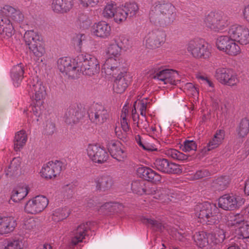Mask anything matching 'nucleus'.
Listing matches in <instances>:
<instances>
[{"mask_svg": "<svg viewBox=\"0 0 249 249\" xmlns=\"http://www.w3.org/2000/svg\"><path fill=\"white\" fill-rule=\"evenodd\" d=\"M209 234L200 231L196 232L194 235L195 242L201 249H213L212 240L210 239Z\"/></svg>", "mask_w": 249, "mask_h": 249, "instance_id": "obj_23", "label": "nucleus"}, {"mask_svg": "<svg viewBox=\"0 0 249 249\" xmlns=\"http://www.w3.org/2000/svg\"><path fill=\"white\" fill-rule=\"evenodd\" d=\"M27 135L25 131L21 130L18 132L15 137L14 147L16 150H19L26 144Z\"/></svg>", "mask_w": 249, "mask_h": 249, "instance_id": "obj_40", "label": "nucleus"}, {"mask_svg": "<svg viewBox=\"0 0 249 249\" xmlns=\"http://www.w3.org/2000/svg\"><path fill=\"white\" fill-rule=\"evenodd\" d=\"M228 34L240 45L249 44V28L246 25L233 24L229 27Z\"/></svg>", "mask_w": 249, "mask_h": 249, "instance_id": "obj_10", "label": "nucleus"}, {"mask_svg": "<svg viewBox=\"0 0 249 249\" xmlns=\"http://www.w3.org/2000/svg\"><path fill=\"white\" fill-rule=\"evenodd\" d=\"M113 39L119 44L121 50H126L131 47V41L123 35L116 36Z\"/></svg>", "mask_w": 249, "mask_h": 249, "instance_id": "obj_49", "label": "nucleus"}, {"mask_svg": "<svg viewBox=\"0 0 249 249\" xmlns=\"http://www.w3.org/2000/svg\"><path fill=\"white\" fill-rule=\"evenodd\" d=\"M29 191V187L26 184L18 185L12 191L11 198L15 202H19L27 196Z\"/></svg>", "mask_w": 249, "mask_h": 249, "instance_id": "obj_29", "label": "nucleus"}, {"mask_svg": "<svg viewBox=\"0 0 249 249\" xmlns=\"http://www.w3.org/2000/svg\"><path fill=\"white\" fill-rule=\"evenodd\" d=\"M88 228L87 223H82L71 231V243L72 245H76L83 241L87 235Z\"/></svg>", "mask_w": 249, "mask_h": 249, "instance_id": "obj_24", "label": "nucleus"}, {"mask_svg": "<svg viewBox=\"0 0 249 249\" xmlns=\"http://www.w3.org/2000/svg\"><path fill=\"white\" fill-rule=\"evenodd\" d=\"M126 14L127 17L132 18L136 15L139 11V6L135 2L126 3L122 5Z\"/></svg>", "mask_w": 249, "mask_h": 249, "instance_id": "obj_47", "label": "nucleus"}, {"mask_svg": "<svg viewBox=\"0 0 249 249\" xmlns=\"http://www.w3.org/2000/svg\"><path fill=\"white\" fill-rule=\"evenodd\" d=\"M79 76L81 73L88 76H92L99 73L100 71L99 62L94 56L86 54H81L76 57Z\"/></svg>", "mask_w": 249, "mask_h": 249, "instance_id": "obj_5", "label": "nucleus"}, {"mask_svg": "<svg viewBox=\"0 0 249 249\" xmlns=\"http://www.w3.org/2000/svg\"><path fill=\"white\" fill-rule=\"evenodd\" d=\"M210 239L212 240L213 247L217 244L221 243L225 239V232L222 229H219L214 234H209Z\"/></svg>", "mask_w": 249, "mask_h": 249, "instance_id": "obj_48", "label": "nucleus"}, {"mask_svg": "<svg viewBox=\"0 0 249 249\" xmlns=\"http://www.w3.org/2000/svg\"><path fill=\"white\" fill-rule=\"evenodd\" d=\"M128 78L126 76L118 75L113 83V90L117 93H123L129 84Z\"/></svg>", "mask_w": 249, "mask_h": 249, "instance_id": "obj_32", "label": "nucleus"}, {"mask_svg": "<svg viewBox=\"0 0 249 249\" xmlns=\"http://www.w3.org/2000/svg\"><path fill=\"white\" fill-rule=\"evenodd\" d=\"M77 23L80 28L87 29L90 26L91 21L86 15L82 14L79 16Z\"/></svg>", "mask_w": 249, "mask_h": 249, "instance_id": "obj_54", "label": "nucleus"}, {"mask_svg": "<svg viewBox=\"0 0 249 249\" xmlns=\"http://www.w3.org/2000/svg\"><path fill=\"white\" fill-rule=\"evenodd\" d=\"M16 220L13 216H0V235L8 234L17 227Z\"/></svg>", "mask_w": 249, "mask_h": 249, "instance_id": "obj_21", "label": "nucleus"}, {"mask_svg": "<svg viewBox=\"0 0 249 249\" xmlns=\"http://www.w3.org/2000/svg\"><path fill=\"white\" fill-rule=\"evenodd\" d=\"M21 159L19 157L14 158L6 171L7 176H13L19 175L21 171Z\"/></svg>", "mask_w": 249, "mask_h": 249, "instance_id": "obj_36", "label": "nucleus"}, {"mask_svg": "<svg viewBox=\"0 0 249 249\" xmlns=\"http://www.w3.org/2000/svg\"><path fill=\"white\" fill-rule=\"evenodd\" d=\"M210 173L206 169H201L197 171L195 174L192 175L190 177L192 180H196L201 178L208 177L210 175Z\"/></svg>", "mask_w": 249, "mask_h": 249, "instance_id": "obj_60", "label": "nucleus"}, {"mask_svg": "<svg viewBox=\"0 0 249 249\" xmlns=\"http://www.w3.org/2000/svg\"><path fill=\"white\" fill-rule=\"evenodd\" d=\"M137 172L141 177L155 183L160 182L161 179L160 174L148 167L140 166L137 169Z\"/></svg>", "mask_w": 249, "mask_h": 249, "instance_id": "obj_22", "label": "nucleus"}, {"mask_svg": "<svg viewBox=\"0 0 249 249\" xmlns=\"http://www.w3.org/2000/svg\"><path fill=\"white\" fill-rule=\"evenodd\" d=\"M135 141L137 144L142 147L143 149L145 150H150L151 148L149 146L145 143H143L142 140V138L140 135H137L135 136Z\"/></svg>", "mask_w": 249, "mask_h": 249, "instance_id": "obj_62", "label": "nucleus"}, {"mask_svg": "<svg viewBox=\"0 0 249 249\" xmlns=\"http://www.w3.org/2000/svg\"><path fill=\"white\" fill-rule=\"evenodd\" d=\"M184 89L188 95H192L195 98H198V90L196 87L191 83H187L184 85Z\"/></svg>", "mask_w": 249, "mask_h": 249, "instance_id": "obj_57", "label": "nucleus"}, {"mask_svg": "<svg viewBox=\"0 0 249 249\" xmlns=\"http://www.w3.org/2000/svg\"><path fill=\"white\" fill-rule=\"evenodd\" d=\"M24 242L20 238H7L2 242L0 249H23Z\"/></svg>", "mask_w": 249, "mask_h": 249, "instance_id": "obj_31", "label": "nucleus"}, {"mask_svg": "<svg viewBox=\"0 0 249 249\" xmlns=\"http://www.w3.org/2000/svg\"><path fill=\"white\" fill-rule=\"evenodd\" d=\"M144 120L143 121L142 120V122L140 121H137L135 124H137V126L140 128H143L145 129L147 132L149 131L148 128L149 124L148 122L147 121L146 119V117H144Z\"/></svg>", "mask_w": 249, "mask_h": 249, "instance_id": "obj_64", "label": "nucleus"}, {"mask_svg": "<svg viewBox=\"0 0 249 249\" xmlns=\"http://www.w3.org/2000/svg\"><path fill=\"white\" fill-rule=\"evenodd\" d=\"M49 201L44 196L39 195L33 197L28 200L24 207L25 213L36 214L42 212L48 206Z\"/></svg>", "mask_w": 249, "mask_h": 249, "instance_id": "obj_9", "label": "nucleus"}, {"mask_svg": "<svg viewBox=\"0 0 249 249\" xmlns=\"http://www.w3.org/2000/svg\"><path fill=\"white\" fill-rule=\"evenodd\" d=\"M166 40V34L161 31H154L149 32L144 37L145 46L150 49L160 47L164 44Z\"/></svg>", "mask_w": 249, "mask_h": 249, "instance_id": "obj_15", "label": "nucleus"}, {"mask_svg": "<svg viewBox=\"0 0 249 249\" xmlns=\"http://www.w3.org/2000/svg\"><path fill=\"white\" fill-rule=\"evenodd\" d=\"M244 221L243 215L239 213L230 214L227 216V225L235 228L238 229Z\"/></svg>", "mask_w": 249, "mask_h": 249, "instance_id": "obj_43", "label": "nucleus"}, {"mask_svg": "<svg viewBox=\"0 0 249 249\" xmlns=\"http://www.w3.org/2000/svg\"><path fill=\"white\" fill-rule=\"evenodd\" d=\"M24 40L32 53L34 59L39 60L45 53L42 39L38 33L35 31L28 30L24 35Z\"/></svg>", "mask_w": 249, "mask_h": 249, "instance_id": "obj_4", "label": "nucleus"}, {"mask_svg": "<svg viewBox=\"0 0 249 249\" xmlns=\"http://www.w3.org/2000/svg\"><path fill=\"white\" fill-rule=\"evenodd\" d=\"M85 36L84 34H78L74 38V45L76 46L77 50L79 51L81 50L82 42L85 40Z\"/></svg>", "mask_w": 249, "mask_h": 249, "instance_id": "obj_61", "label": "nucleus"}, {"mask_svg": "<svg viewBox=\"0 0 249 249\" xmlns=\"http://www.w3.org/2000/svg\"><path fill=\"white\" fill-rule=\"evenodd\" d=\"M181 149L185 152L196 151L197 149V144L194 141L185 140L181 145Z\"/></svg>", "mask_w": 249, "mask_h": 249, "instance_id": "obj_56", "label": "nucleus"}, {"mask_svg": "<svg viewBox=\"0 0 249 249\" xmlns=\"http://www.w3.org/2000/svg\"><path fill=\"white\" fill-rule=\"evenodd\" d=\"M24 73L23 65L20 63L13 67L11 71V77L15 87H18Z\"/></svg>", "mask_w": 249, "mask_h": 249, "instance_id": "obj_34", "label": "nucleus"}, {"mask_svg": "<svg viewBox=\"0 0 249 249\" xmlns=\"http://www.w3.org/2000/svg\"><path fill=\"white\" fill-rule=\"evenodd\" d=\"M215 77L221 84L231 87L237 85L240 81L236 73L231 69L221 68L216 69Z\"/></svg>", "mask_w": 249, "mask_h": 249, "instance_id": "obj_11", "label": "nucleus"}, {"mask_svg": "<svg viewBox=\"0 0 249 249\" xmlns=\"http://www.w3.org/2000/svg\"><path fill=\"white\" fill-rule=\"evenodd\" d=\"M229 183V179L228 177H221L213 181L212 186L215 190L220 191L225 190Z\"/></svg>", "mask_w": 249, "mask_h": 249, "instance_id": "obj_44", "label": "nucleus"}, {"mask_svg": "<svg viewBox=\"0 0 249 249\" xmlns=\"http://www.w3.org/2000/svg\"><path fill=\"white\" fill-rule=\"evenodd\" d=\"M79 4L84 8H93L96 6L100 0H78Z\"/></svg>", "mask_w": 249, "mask_h": 249, "instance_id": "obj_59", "label": "nucleus"}, {"mask_svg": "<svg viewBox=\"0 0 249 249\" xmlns=\"http://www.w3.org/2000/svg\"><path fill=\"white\" fill-rule=\"evenodd\" d=\"M29 93L32 101L44 103L46 95V89L41 81L33 82L30 84Z\"/></svg>", "mask_w": 249, "mask_h": 249, "instance_id": "obj_17", "label": "nucleus"}, {"mask_svg": "<svg viewBox=\"0 0 249 249\" xmlns=\"http://www.w3.org/2000/svg\"><path fill=\"white\" fill-rule=\"evenodd\" d=\"M14 33V27L10 20L6 17L0 15V34L9 37Z\"/></svg>", "mask_w": 249, "mask_h": 249, "instance_id": "obj_30", "label": "nucleus"}, {"mask_svg": "<svg viewBox=\"0 0 249 249\" xmlns=\"http://www.w3.org/2000/svg\"><path fill=\"white\" fill-rule=\"evenodd\" d=\"M73 6V0H53L52 3L53 11L62 14L70 11Z\"/></svg>", "mask_w": 249, "mask_h": 249, "instance_id": "obj_27", "label": "nucleus"}, {"mask_svg": "<svg viewBox=\"0 0 249 249\" xmlns=\"http://www.w3.org/2000/svg\"><path fill=\"white\" fill-rule=\"evenodd\" d=\"M82 117V115L78 108L71 107L66 112L64 119L65 123L69 124L76 123Z\"/></svg>", "mask_w": 249, "mask_h": 249, "instance_id": "obj_33", "label": "nucleus"}, {"mask_svg": "<svg viewBox=\"0 0 249 249\" xmlns=\"http://www.w3.org/2000/svg\"><path fill=\"white\" fill-rule=\"evenodd\" d=\"M236 134L239 138H244L249 132V121L244 118L241 120L236 129Z\"/></svg>", "mask_w": 249, "mask_h": 249, "instance_id": "obj_42", "label": "nucleus"}, {"mask_svg": "<svg viewBox=\"0 0 249 249\" xmlns=\"http://www.w3.org/2000/svg\"><path fill=\"white\" fill-rule=\"evenodd\" d=\"M0 14L9 17L16 23H20L24 20V16L20 10L8 5L1 8Z\"/></svg>", "mask_w": 249, "mask_h": 249, "instance_id": "obj_25", "label": "nucleus"}, {"mask_svg": "<svg viewBox=\"0 0 249 249\" xmlns=\"http://www.w3.org/2000/svg\"><path fill=\"white\" fill-rule=\"evenodd\" d=\"M219 209L215 204L204 202L196 205L195 215L201 223L208 225L216 224L219 220Z\"/></svg>", "mask_w": 249, "mask_h": 249, "instance_id": "obj_2", "label": "nucleus"}, {"mask_svg": "<svg viewBox=\"0 0 249 249\" xmlns=\"http://www.w3.org/2000/svg\"><path fill=\"white\" fill-rule=\"evenodd\" d=\"M107 148L112 158L123 161L126 157V153L122 148V143L116 140H111L107 144Z\"/></svg>", "mask_w": 249, "mask_h": 249, "instance_id": "obj_19", "label": "nucleus"}, {"mask_svg": "<svg viewBox=\"0 0 249 249\" xmlns=\"http://www.w3.org/2000/svg\"><path fill=\"white\" fill-rule=\"evenodd\" d=\"M179 74L172 69H159L155 71L153 78L159 81L160 84L177 85L179 80Z\"/></svg>", "mask_w": 249, "mask_h": 249, "instance_id": "obj_13", "label": "nucleus"}, {"mask_svg": "<svg viewBox=\"0 0 249 249\" xmlns=\"http://www.w3.org/2000/svg\"><path fill=\"white\" fill-rule=\"evenodd\" d=\"M117 6L114 3H109L106 5L103 11V15L105 18H113Z\"/></svg>", "mask_w": 249, "mask_h": 249, "instance_id": "obj_53", "label": "nucleus"}, {"mask_svg": "<svg viewBox=\"0 0 249 249\" xmlns=\"http://www.w3.org/2000/svg\"><path fill=\"white\" fill-rule=\"evenodd\" d=\"M146 184V181L143 179L134 180L131 183V189L134 193L140 195L144 194L151 195L154 198L162 200L163 202L171 200L167 195V190L155 185L147 187Z\"/></svg>", "mask_w": 249, "mask_h": 249, "instance_id": "obj_1", "label": "nucleus"}, {"mask_svg": "<svg viewBox=\"0 0 249 249\" xmlns=\"http://www.w3.org/2000/svg\"><path fill=\"white\" fill-rule=\"evenodd\" d=\"M232 37L230 35H221L217 36L215 41V45L217 49L224 53L231 42Z\"/></svg>", "mask_w": 249, "mask_h": 249, "instance_id": "obj_38", "label": "nucleus"}, {"mask_svg": "<svg viewBox=\"0 0 249 249\" xmlns=\"http://www.w3.org/2000/svg\"><path fill=\"white\" fill-rule=\"evenodd\" d=\"M137 101V109L140 111V114L142 117H146L147 108L150 104L149 100L146 98Z\"/></svg>", "mask_w": 249, "mask_h": 249, "instance_id": "obj_52", "label": "nucleus"}, {"mask_svg": "<svg viewBox=\"0 0 249 249\" xmlns=\"http://www.w3.org/2000/svg\"><path fill=\"white\" fill-rule=\"evenodd\" d=\"M164 154L168 157L178 161L187 160L188 156L176 149L167 148L164 150Z\"/></svg>", "mask_w": 249, "mask_h": 249, "instance_id": "obj_41", "label": "nucleus"}, {"mask_svg": "<svg viewBox=\"0 0 249 249\" xmlns=\"http://www.w3.org/2000/svg\"><path fill=\"white\" fill-rule=\"evenodd\" d=\"M109 113L106 108L98 104H96L89 112V117L91 122L96 125L103 124L109 118Z\"/></svg>", "mask_w": 249, "mask_h": 249, "instance_id": "obj_14", "label": "nucleus"}, {"mask_svg": "<svg viewBox=\"0 0 249 249\" xmlns=\"http://www.w3.org/2000/svg\"><path fill=\"white\" fill-rule=\"evenodd\" d=\"M70 213V210L68 207L57 208L53 211L52 219L54 222L61 221L67 218Z\"/></svg>", "mask_w": 249, "mask_h": 249, "instance_id": "obj_37", "label": "nucleus"}, {"mask_svg": "<svg viewBox=\"0 0 249 249\" xmlns=\"http://www.w3.org/2000/svg\"><path fill=\"white\" fill-rule=\"evenodd\" d=\"M76 57L73 59L68 57L60 58L57 60V68L62 73L72 79L79 77V71Z\"/></svg>", "mask_w": 249, "mask_h": 249, "instance_id": "obj_8", "label": "nucleus"}, {"mask_svg": "<svg viewBox=\"0 0 249 249\" xmlns=\"http://www.w3.org/2000/svg\"><path fill=\"white\" fill-rule=\"evenodd\" d=\"M44 103H38V101H32V109L30 111V117L28 121L32 122H37L38 118L42 114L44 109Z\"/></svg>", "mask_w": 249, "mask_h": 249, "instance_id": "obj_35", "label": "nucleus"}, {"mask_svg": "<svg viewBox=\"0 0 249 249\" xmlns=\"http://www.w3.org/2000/svg\"><path fill=\"white\" fill-rule=\"evenodd\" d=\"M188 53L196 59H209L212 56V49L204 39L196 38L190 40L186 45Z\"/></svg>", "mask_w": 249, "mask_h": 249, "instance_id": "obj_3", "label": "nucleus"}, {"mask_svg": "<svg viewBox=\"0 0 249 249\" xmlns=\"http://www.w3.org/2000/svg\"><path fill=\"white\" fill-rule=\"evenodd\" d=\"M225 138V131L224 130H217L213 138L210 140L207 145L203 149L204 153L217 148L222 144Z\"/></svg>", "mask_w": 249, "mask_h": 249, "instance_id": "obj_26", "label": "nucleus"}, {"mask_svg": "<svg viewBox=\"0 0 249 249\" xmlns=\"http://www.w3.org/2000/svg\"><path fill=\"white\" fill-rule=\"evenodd\" d=\"M228 18L223 14L211 12L204 19L205 26L215 33H221L229 25Z\"/></svg>", "mask_w": 249, "mask_h": 249, "instance_id": "obj_6", "label": "nucleus"}, {"mask_svg": "<svg viewBox=\"0 0 249 249\" xmlns=\"http://www.w3.org/2000/svg\"><path fill=\"white\" fill-rule=\"evenodd\" d=\"M245 201V199L242 196L233 193L226 194L219 198L218 205L224 210L233 211L239 209Z\"/></svg>", "mask_w": 249, "mask_h": 249, "instance_id": "obj_7", "label": "nucleus"}, {"mask_svg": "<svg viewBox=\"0 0 249 249\" xmlns=\"http://www.w3.org/2000/svg\"><path fill=\"white\" fill-rule=\"evenodd\" d=\"M121 57H112L107 56L102 68V72L107 75L114 76L118 71L120 65Z\"/></svg>", "mask_w": 249, "mask_h": 249, "instance_id": "obj_20", "label": "nucleus"}, {"mask_svg": "<svg viewBox=\"0 0 249 249\" xmlns=\"http://www.w3.org/2000/svg\"><path fill=\"white\" fill-rule=\"evenodd\" d=\"M91 32L94 36L97 37L107 39L110 36L111 27L106 21H100L93 24Z\"/></svg>", "mask_w": 249, "mask_h": 249, "instance_id": "obj_18", "label": "nucleus"}, {"mask_svg": "<svg viewBox=\"0 0 249 249\" xmlns=\"http://www.w3.org/2000/svg\"><path fill=\"white\" fill-rule=\"evenodd\" d=\"M119 204L117 203L108 202H106L101 206H96V209L102 213L108 214L109 213L114 212L118 207Z\"/></svg>", "mask_w": 249, "mask_h": 249, "instance_id": "obj_46", "label": "nucleus"}, {"mask_svg": "<svg viewBox=\"0 0 249 249\" xmlns=\"http://www.w3.org/2000/svg\"><path fill=\"white\" fill-rule=\"evenodd\" d=\"M241 16L242 18L249 24V4L245 6L242 10Z\"/></svg>", "mask_w": 249, "mask_h": 249, "instance_id": "obj_63", "label": "nucleus"}, {"mask_svg": "<svg viewBox=\"0 0 249 249\" xmlns=\"http://www.w3.org/2000/svg\"><path fill=\"white\" fill-rule=\"evenodd\" d=\"M97 190L105 191L111 188L113 184L112 178L108 176H97L93 178Z\"/></svg>", "mask_w": 249, "mask_h": 249, "instance_id": "obj_28", "label": "nucleus"}, {"mask_svg": "<svg viewBox=\"0 0 249 249\" xmlns=\"http://www.w3.org/2000/svg\"><path fill=\"white\" fill-rule=\"evenodd\" d=\"M237 234L243 238H249V222H243L238 228Z\"/></svg>", "mask_w": 249, "mask_h": 249, "instance_id": "obj_55", "label": "nucleus"}, {"mask_svg": "<svg viewBox=\"0 0 249 249\" xmlns=\"http://www.w3.org/2000/svg\"><path fill=\"white\" fill-rule=\"evenodd\" d=\"M168 166L166 174H178L182 172V169L179 164L169 161Z\"/></svg>", "mask_w": 249, "mask_h": 249, "instance_id": "obj_58", "label": "nucleus"}, {"mask_svg": "<svg viewBox=\"0 0 249 249\" xmlns=\"http://www.w3.org/2000/svg\"><path fill=\"white\" fill-rule=\"evenodd\" d=\"M169 161L165 159H158L155 160L154 165L159 171L166 173Z\"/></svg>", "mask_w": 249, "mask_h": 249, "instance_id": "obj_51", "label": "nucleus"}, {"mask_svg": "<svg viewBox=\"0 0 249 249\" xmlns=\"http://www.w3.org/2000/svg\"><path fill=\"white\" fill-rule=\"evenodd\" d=\"M121 51L119 44L114 39L108 43L106 49V53L107 56L115 57H121Z\"/></svg>", "mask_w": 249, "mask_h": 249, "instance_id": "obj_39", "label": "nucleus"}, {"mask_svg": "<svg viewBox=\"0 0 249 249\" xmlns=\"http://www.w3.org/2000/svg\"><path fill=\"white\" fill-rule=\"evenodd\" d=\"M238 43L232 38L231 42L229 44V45L224 53L230 55V56H236L239 54L241 52L240 47L238 44Z\"/></svg>", "mask_w": 249, "mask_h": 249, "instance_id": "obj_45", "label": "nucleus"}, {"mask_svg": "<svg viewBox=\"0 0 249 249\" xmlns=\"http://www.w3.org/2000/svg\"><path fill=\"white\" fill-rule=\"evenodd\" d=\"M89 157L94 162L101 163L107 161L108 155L106 150L97 144H89L87 148Z\"/></svg>", "mask_w": 249, "mask_h": 249, "instance_id": "obj_16", "label": "nucleus"}, {"mask_svg": "<svg viewBox=\"0 0 249 249\" xmlns=\"http://www.w3.org/2000/svg\"><path fill=\"white\" fill-rule=\"evenodd\" d=\"M65 169L64 162L55 160L44 164L40 171L41 176L47 179L54 178L59 176L61 171Z\"/></svg>", "mask_w": 249, "mask_h": 249, "instance_id": "obj_12", "label": "nucleus"}, {"mask_svg": "<svg viewBox=\"0 0 249 249\" xmlns=\"http://www.w3.org/2000/svg\"><path fill=\"white\" fill-rule=\"evenodd\" d=\"M124 10L125 9H124L122 5L119 7L117 6L113 17L114 20L116 23L120 24L126 19L127 16Z\"/></svg>", "mask_w": 249, "mask_h": 249, "instance_id": "obj_50", "label": "nucleus"}]
</instances>
